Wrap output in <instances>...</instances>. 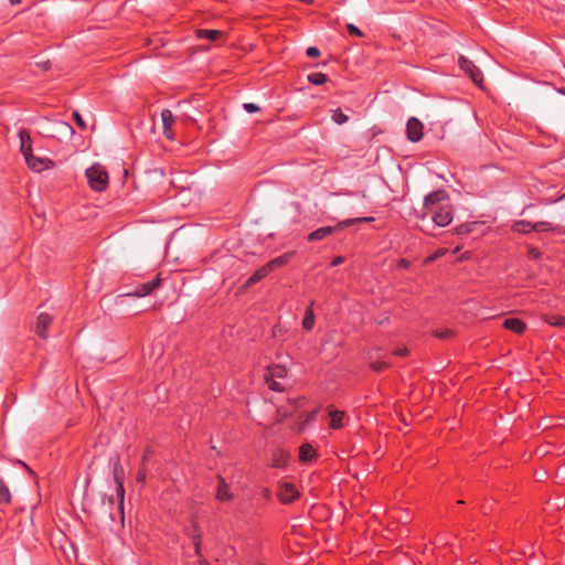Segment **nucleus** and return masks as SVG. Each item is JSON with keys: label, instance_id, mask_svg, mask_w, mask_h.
Returning a JSON list of instances; mask_svg holds the SVG:
<instances>
[{"label": "nucleus", "instance_id": "72a5a7b5", "mask_svg": "<svg viewBox=\"0 0 565 565\" xmlns=\"http://www.w3.org/2000/svg\"><path fill=\"white\" fill-rule=\"evenodd\" d=\"M306 54L309 57H318L320 55V50L316 46H309L306 51Z\"/></svg>", "mask_w": 565, "mask_h": 565}, {"label": "nucleus", "instance_id": "423d86ee", "mask_svg": "<svg viewBox=\"0 0 565 565\" xmlns=\"http://www.w3.org/2000/svg\"><path fill=\"white\" fill-rule=\"evenodd\" d=\"M460 68L472 79L476 85H481L483 82L482 72L475 65L472 61L460 55L458 58Z\"/></svg>", "mask_w": 565, "mask_h": 565}, {"label": "nucleus", "instance_id": "412c9836", "mask_svg": "<svg viewBox=\"0 0 565 565\" xmlns=\"http://www.w3.org/2000/svg\"><path fill=\"white\" fill-rule=\"evenodd\" d=\"M291 255L292 254L280 255V256L269 260L268 263H266V265L269 266V269L271 271V270H274L277 267H281V266L288 264L290 258H291Z\"/></svg>", "mask_w": 565, "mask_h": 565}, {"label": "nucleus", "instance_id": "a19ab883", "mask_svg": "<svg viewBox=\"0 0 565 565\" xmlns=\"http://www.w3.org/2000/svg\"><path fill=\"white\" fill-rule=\"evenodd\" d=\"M12 4H18L21 2V0H9Z\"/></svg>", "mask_w": 565, "mask_h": 565}, {"label": "nucleus", "instance_id": "4be33fe9", "mask_svg": "<svg viewBox=\"0 0 565 565\" xmlns=\"http://www.w3.org/2000/svg\"><path fill=\"white\" fill-rule=\"evenodd\" d=\"M513 230L518 233L529 234L534 231V223L524 220L516 221L513 224Z\"/></svg>", "mask_w": 565, "mask_h": 565}, {"label": "nucleus", "instance_id": "f03ea898", "mask_svg": "<svg viewBox=\"0 0 565 565\" xmlns=\"http://www.w3.org/2000/svg\"><path fill=\"white\" fill-rule=\"evenodd\" d=\"M373 221H374V217H372V216L343 220V221H340L335 226H322V227H319L318 230L311 232L308 235V241L309 242L321 241L339 230H343L345 227H349V226L358 224V223H370Z\"/></svg>", "mask_w": 565, "mask_h": 565}, {"label": "nucleus", "instance_id": "c756f323", "mask_svg": "<svg viewBox=\"0 0 565 565\" xmlns=\"http://www.w3.org/2000/svg\"><path fill=\"white\" fill-rule=\"evenodd\" d=\"M390 366V364L385 361H374L371 362L370 367L375 372H382L386 370Z\"/></svg>", "mask_w": 565, "mask_h": 565}, {"label": "nucleus", "instance_id": "4c0bfd02", "mask_svg": "<svg viewBox=\"0 0 565 565\" xmlns=\"http://www.w3.org/2000/svg\"><path fill=\"white\" fill-rule=\"evenodd\" d=\"M342 263H344V257L342 256H335L332 262H331V265L332 266H339L341 265Z\"/></svg>", "mask_w": 565, "mask_h": 565}, {"label": "nucleus", "instance_id": "49530a36", "mask_svg": "<svg viewBox=\"0 0 565 565\" xmlns=\"http://www.w3.org/2000/svg\"><path fill=\"white\" fill-rule=\"evenodd\" d=\"M564 198H565V194H564V195H562L561 198H558L556 201H559V200H562V199H564Z\"/></svg>", "mask_w": 565, "mask_h": 565}, {"label": "nucleus", "instance_id": "c9c22d12", "mask_svg": "<svg viewBox=\"0 0 565 565\" xmlns=\"http://www.w3.org/2000/svg\"><path fill=\"white\" fill-rule=\"evenodd\" d=\"M408 353L407 348H399L393 351V354L396 356H406Z\"/></svg>", "mask_w": 565, "mask_h": 565}, {"label": "nucleus", "instance_id": "9b49d317", "mask_svg": "<svg viewBox=\"0 0 565 565\" xmlns=\"http://www.w3.org/2000/svg\"><path fill=\"white\" fill-rule=\"evenodd\" d=\"M161 121H162V127H163V135L168 139L173 140L174 135H173L172 126L174 124V116H173L172 111L169 109H163L161 111Z\"/></svg>", "mask_w": 565, "mask_h": 565}, {"label": "nucleus", "instance_id": "393cba45", "mask_svg": "<svg viewBox=\"0 0 565 565\" xmlns=\"http://www.w3.org/2000/svg\"><path fill=\"white\" fill-rule=\"evenodd\" d=\"M308 82L313 85H323L328 82V76L321 72L310 73L308 75Z\"/></svg>", "mask_w": 565, "mask_h": 565}, {"label": "nucleus", "instance_id": "f3484780", "mask_svg": "<svg viewBox=\"0 0 565 565\" xmlns=\"http://www.w3.org/2000/svg\"><path fill=\"white\" fill-rule=\"evenodd\" d=\"M24 159H25L28 167L33 171L40 172L47 167L44 159L33 156L32 152L30 153V156H26Z\"/></svg>", "mask_w": 565, "mask_h": 565}, {"label": "nucleus", "instance_id": "f704fd0d", "mask_svg": "<svg viewBox=\"0 0 565 565\" xmlns=\"http://www.w3.org/2000/svg\"><path fill=\"white\" fill-rule=\"evenodd\" d=\"M436 337L440 338V339H447V338L452 337V331L449 329H446V330L436 332Z\"/></svg>", "mask_w": 565, "mask_h": 565}, {"label": "nucleus", "instance_id": "37998d69", "mask_svg": "<svg viewBox=\"0 0 565 565\" xmlns=\"http://www.w3.org/2000/svg\"><path fill=\"white\" fill-rule=\"evenodd\" d=\"M532 256H537V253H534V250H531Z\"/></svg>", "mask_w": 565, "mask_h": 565}, {"label": "nucleus", "instance_id": "0eeeda50", "mask_svg": "<svg viewBox=\"0 0 565 565\" xmlns=\"http://www.w3.org/2000/svg\"><path fill=\"white\" fill-rule=\"evenodd\" d=\"M277 497L282 504H290L300 497V492L290 482H281L278 486Z\"/></svg>", "mask_w": 565, "mask_h": 565}, {"label": "nucleus", "instance_id": "c85d7f7f", "mask_svg": "<svg viewBox=\"0 0 565 565\" xmlns=\"http://www.w3.org/2000/svg\"><path fill=\"white\" fill-rule=\"evenodd\" d=\"M56 127H57V130L63 135L72 136L74 134L73 127L65 121H57Z\"/></svg>", "mask_w": 565, "mask_h": 565}, {"label": "nucleus", "instance_id": "2eb2a0df", "mask_svg": "<svg viewBox=\"0 0 565 565\" xmlns=\"http://www.w3.org/2000/svg\"><path fill=\"white\" fill-rule=\"evenodd\" d=\"M504 328L511 330L518 334H521L525 331L526 324L518 318H508L503 322Z\"/></svg>", "mask_w": 565, "mask_h": 565}, {"label": "nucleus", "instance_id": "a18cd8bd", "mask_svg": "<svg viewBox=\"0 0 565 565\" xmlns=\"http://www.w3.org/2000/svg\"><path fill=\"white\" fill-rule=\"evenodd\" d=\"M402 266H407V263L405 260H402Z\"/></svg>", "mask_w": 565, "mask_h": 565}, {"label": "nucleus", "instance_id": "79ce46f5", "mask_svg": "<svg viewBox=\"0 0 565 565\" xmlns=\"http://www.w3.org/2000/svg\"><path fill=\"white\" fill-rule=\"evenodd\" d=\"M532 256H537V253H534V250H531Z\"/></svg>", "mask_w": 565, "mask_h": 565}, {"label": "nucleus", "instance_id": "bb28decb", "mask_svg": "<svg viewBox=\"0 0 565 565\" xmlns=\"http://www.w3.org/2000/svg\"><path fill=\"white\" fill-rule=\"evenodd\" d=\"M534 231L535 232H551L555 231V227L550 222L541 221L534 223Z\"/></svg>", "mask_w": 565, "mask_h": 565}, {"label": "nucleus", "instance_id": "4468645a", "mask_svg": "<svg viewBox=\"0 0 565 565\" xmlns=\"http://www.w3.org/2000/svg\"><path fill=\"white\" fill-rule=\"evenodd\" d=\"M218 486L216 491V499L218 501H231L233 499V494L230 491L228 484L226 483L225 479L221 476L217 478Z\"/></svg>", "mask_w": 565, "mask_h": 565}, {"label": "nucleus", "instance_id": "7ed1b4c3", "mask_svg": "<svg viewBox=\"0 0 565 565\" xmlns=\"http://www.w3.org/2000/svg\"><path fill=\"white\" fill-rule=\"evenodd\" d=\"M287 369L280 364H274L267 367L264 375L268 387L271 391L282 392L287 386Z\"/></svg>", "mask_w": 565, "mask_h": 565}, {"label": "nucleus", "instance_id": "ea45409f", "mask_svg": "<svg viewBox=\"0 0 565 565\" xmlns=\"http://www.w3.org/2000/svg\"><path fill=\"white\" fill-rule=\"evenodd\" d=\"M194 545H195V552L199 554L200 553V541H199V539L194 540Z\"/></svg>", "mask_w": 565, "mask_h": 565}, {"label": "nucleus", "instance_id": "6e6552de", "mask_svg": "<svg viewBox=\"0 0 565 565\" xmlns=\"http://www.w3.org/2000/svg\"><path fill=\"white\" fill-rule=\"evenodd\" d=\"M161 279L160 276L157 275L152 280L143 282L136 287V289L131 292L126 294L128 297H146L152 294L156 289L160 287Z\"/></svg>", "mask_w": 565, "mask_h": 565}, {"label": "nucleus", "instance_id": "f8f14e48", "mask_svg": "<svg viewBox=\"0 0 565 565\" xmlns=\"http://www.w3.org/2000/svg\"><path fill=\"white\" fill-rule=\"evenodd\" d=\"M329 427L332 429H340L345 425V413L339 409L329 408Z\"/></svg>", "mask_w": 565, "mask_h": 565}, {"label": "nucleus", "instance_id": "58836bf2", "mask_svg": "<svg viewBox=\"0 0 565 565\" xmlns=\"http://www.w3.org/2000/svg\"><path fill=\"white\" fill-rule=\"evenodd\" d=\"M445 253H446V249H439L433 256L429 257V260H434V259L443 256Z\"/></svg>", "mask_w": 565, "mask_h": 565}, {"label": "nucleus", "instance_id": "ddd939ff", "mask_svg": "<svg viewBox=\"0 0 565 565\" xmlns=\"http://www.w3.org/2000/svg\"><path fill=\"white\" fill-rule=\"evenodd\" d=\"M19 139H20V151L23 157L30 156L32 152V140L29 131L26 129L19 130Z\"/></svg>", "mask_w": 565, "mask_h": 565}, {"label": "nucleus", "instance_id": "1a4fd4ad", "mask_svg": "<svg viewBox=\"0 0 565 565\" xmlns=\"http://www.w3.org/2000/svg\"><path fill=\"white\" fill-rule=\"evenodd\" d=\"M424 126L416 117H411L406 124V136L412 142H418L423 138Z\"/></svg>", "mask_w": 565, "mask_h": 565}, {"label": "nucleus", "instance_id": "dca6fc26", "mask_svg": "<svg viewBox=\"0 0 565 565\" xmlns=\"http://www.w3.org/2000/svg\"><path fill=\"white\" fill-rule=\"evenodd\" d=\"M316 455L317 452L310 444H303L300 446L299 460L302 463H308L312 461L316 458Z\"/></svg>", "mask_w": 565, "mask_h": 565}, {"label": "nucleus", "instance_id": "de8ad7c7", "mask_svg": "<svg viewBox=\"0 0 565 565\" xmlns=\"http://www.w3.org/2000/svg\"><path fill=\"white\" fill-rule=\"evenodd\" d=\"M562 93L565 95V88H564V89H562Z\"/></svg>", "mask_w": 565, "mask_h": 565}, {"label": "nucleus", "instance_id": "c03bdc74", "mask_svg": "<svg viewBox=\"0 0 565 565\" xmlns=\"http://www.w3.org/2000/svg\"><path fill=\"white\" fill-rule=\"evenodd\" d=\"M532 256H537V253H534V250H531Z\"/></svg>", "mask_w": 565, "mask_h": 565}, {"label": "nucleus", "instance_id": "aec40b11", "mask_svg": "<svg viewBox=\"0 0 565 565\" xmlns=\"http://www.w3.org/2000/svg\"><path fill=\"white\" fill-rule=\"evenodd\" d=\"M270 273V269H269V266H267L266 264L264 266H262L260 268H258L246 281V285L247 286H252L256 282H258L259 280H262L263 278H265L268 274Z\"/></svg>", "mask_w": 565, "mask_h": 565}, {"label": "nucleus", "instance_id": "a211bd4d", "mask_svg": "<svg viewBox=\"0 0 565 565\" xmlns=\"http://www.w3.org/2000/svg\"><path fill=\"white\" fill-rule=\"evenodd\" d=\"M289 461V456L284 450H276L273 452L271 466L274 468H285Z\"/></svg>", "mask_w": 565, "mask_h": 565}, {"label": "nucleus", "instance_id": "cd10ccee", "mask_svg": "<svg viewBox=\"0 0 565 565\" xmlns=\"http://www.w3.org/2000/svg\"><path fill=\"white\" fill-rule=\"evenodd\" d=\"M331 118L338 125H343L349 120V117L340 108L333 111Z\"/></svg>", "mask_w": 565, "mask_h": 565}, {"label": "nucleus", "instance_id": "6ab92c4d", "mask_svg": "<svg viewBox=\"0 0 565 565\" xmlns=\"http://www.w3.org/2000/svg\"><path fill=\"white\" fill-rule=\"evenodd\" d=\"M223 32L220 30L198 29L195 35L199 39H205L209 41H216L222 36Z\"/></svg>", "mask_w": 565, "mask_h": 565}, {"label": "nucleus", "instance_id": "2f4dec72", "mask_svg": "<svg viewBox=\"0 0 565 565\" xmlns=\"http://www.w3.org/2000/svg\"><path fill=\"white\" fill-rule=\"evenodd\" d=\"M243 108L249 114L257 113L260 109L259 106L254 103H245L243 104Z\"/></svg>", "mask_w": 565, "mask_h": 565}, {"label": "nucleus", "instance_id": "9d476101", "mask_svg": "<svg viewBox=\"0 0 565 565\" xmlns=\"http://www.w3.org/2000/svg\"><path fill=\"white\" fill-rule=\"evenodd\" d=\"M52 321H53V318L51 315H49L46 312L40 313V316L38 317L36 323H35V332L40 338H42V339L47 338V330H49Z\"/></svg>", "mask_w": 565, "mask_h": 565}, {"label": "nucleus", "instance_id": "e433bc0d", "mask_svg": "<svg viewBox=\"0 0 565 565\" xmlns=\"http://www.w3.org/2000/svg\"><path fill=\"white\" fill-rule=\"evenodd\" d=\"M137 481L143 483L146 481V470L140 469L137 475Z\"/></svg>", "mask_w": 565, "mask_h": 565}, {"label": "nucleus", "instance_id": "f257e3e1", "mask_svg": "<svg viewBox=\"0 0 565 565\" xmlns=\"http://www.w3.org/2000/svg\"><path fill=\"white\" fill-rule=\"evenodd\" d=\"M429 216L435 225L448 226L454 220V207L449 194L445 190H437L424 199V215Z\"/></svg>", "mask_w": 565, "mask_h": 565}, {"label": "nucleus", "instance_id": "39448f33", "mask_svg": "<svg viewBox=\"0 0 565 565\" xmlns=\"http://www.w3.org/2000/svg\"><path fill=\"white\" fill-rule=\"evenodd\" d=\"M113 477H114V481L116 483V495H117V498L119 500L118 509L122 513V511H124V498H125V488H124L125 472H124V468L120 465V461H119L118 458L114 462Z\"/></svg>", "mask_w": 565, "mask_h": 565}, {"label": "nucleus", "instance_id": "a878e982", "mask_svg": "<svg viewBox=\"0 0 565 565\" xmlns=\"http://www.w3.org/2000/svg\"><path fill=\"white\" fill-rule=\"evenodd\" d=\"M545 322L552 327L564 328L565 317L563 316H547L544 318Z\"/></svg>", "mask_w": 565, "mask_h": 565}, {"label": "nucleus", "instance_id": "b1692460", "mask_svg": "<svg viewBox=\"0 0 565 565\" xmlns=\"http://www.w3.org/2000/svg\"><path fill=\"white\" fill-rule=\"evenodd\" d=\"M11 502V492L3 479L0 478V504H8Z\"/></svg>", "mask_w": 565, "mask_h": 565}, {"label": "nucleus", "instance_id": "5701e85b", "mask_svg": "<svg viewBox=\"0 0 565 565\" xmlns=\"http://www.w3.org/2000/svg\"><path fill=\"white\" fill-rule=\"evenodd\" d=\"M316 317L312 310V305L306 309L305 317L302 320V327L305 330L310 331L315 326Z\"/></svg>", "mask_w": 565, "mask_h": 565}, {"label": "nucleus", "instance_id": "20e7f679", "mask_svg": "<svg viewBox=\"0 0 565 565\" xmlns=\"http://www.w3.org/2000/svg\"><path fill=\"white\" fill-rule=\"evenodd\" d=\"M85 174L89 186L94 191L102 192L107 188L109 181L108 172L100 163H95L86 169Z\"/></svg>", "mask_w": 565, "mask_h": 565}, {"label": "nucleus", "instance_id": "473e14b6", "mask_svg": "<svg viewBox=\"0 0 565 565\" xmlns=\"http://www.w3.org/2000/svg\"><path fill=\"white\" fill-rule=\"evenodd\" d=\"M73 118L75 119L77 126L82 129V130H85L86 129V124L84 121V119L82 118L81 114L77 113V111H74L73 113Z\"/></svg>", "mask_w": 565, "mask_h": 565}, {"label": "nucleus", "instance_id": "7c9ffc66", "mask_svg": "<svg viewBox=\"0 0 565 565\" xmlns=\"http://www.w3.org/2000/svg\"><path fill=\"white\" fill-rule=\"evenodd\" d=\"M347 30L351 35H355V36H360V38L363 36L362 31L356 25H354L352 23L347 24Z\"/></svg>", "mask_w": 565, "mask_h": 565}]
</instances>
